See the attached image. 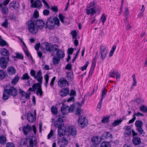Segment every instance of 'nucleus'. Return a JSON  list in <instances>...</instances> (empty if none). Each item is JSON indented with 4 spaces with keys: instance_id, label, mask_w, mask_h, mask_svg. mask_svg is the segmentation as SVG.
Returning <instances> with one entry per match:
<instances>
[{
    "instance_id": "1",
    "label": "nucleus",
    "mask_w": 147,
    "mask_h": 147,
    "mask_svg": "<svg viewBox=\"0 0 147 147\" xmlns=\"http://www.w3.org/2000/svg\"><path fill=\"white\" fill-rule=\"evenodd\" d=\"M40 48L43 51L45 49L47 51L52 53V56H54L53 53L56 51V56L61 59H63L65 56L64 51L59 49L58 46L56 44L51 45L49 43L44 42L41 44Z\"/></svg>"
},
{
    "instance_id": "2",
    "label": "nucleus",
    "mask_w": 147,
    "mask_h": 147,
    "mask_svg": "<svg viewBox=\"0 0 147 147\" xmlns=\"http://www.w3.org/2000/svg\"><path fill=\"white\" fill-rule=\"evenodd\" d=\"M30 75L33 77L34 78L37 80L39 83L35 84V85H36V88L37 91L36 94L37 95H39L42 96L43 92L42 89L41 84L42 83L43 77L41 70L40 69L36 72L33 69H31L30 71Z\"/></svg>"
},
{
    "instance_id": "3",
    "label": "nucleus",
    "mask_w": 147,
    "mask_h": 147,
    "mask_svg": "<svg viewBox=\"0 0 147 147\" xmlns=\"http://www.w3.org/2000/svg\"><path fill=\"white\" fill-rule=\"evenodd\" d=\"M54 126L58 128V134L60 137L64 136L65 134L67 129L64 125V122L63 119L59 117L55 121Z\"/></svg>"
},
{
    "instance_id": "4",
    "label": "nucleus",
    "mask_w": 147,
    "mask_h": 147,
    "mask_svg": "<svg viewBox=\"0 0 147 147\" xmlns=\"http://www.w3.org/2000/svg\"><path fill=\"white\" fill-rule=\"evenodd\" d=\"M34 20H33V18L28 21V27L29 31L30 33L33 34L37 33L38 31L37 27H36L34 24Z\"/></svg>"
},
{
    "instance_id": "5",
    "label": "nucleus",
    "mask_w": 147,
    "mask_h": 147,
    "mask_svg": "<svg viewBox=\"0 0 147 147\" xmlns=\"http://www.w3.org/2000/svg\"><path fill=\"white\" fill-rule=\"evenodd\" d=\"M96 3L94 1L90 2V6L88 7L89 8H90V9H86V13L87 14L89 15L91 14V16H92L96 13L95 9L96 8Z\"/></svg>"
},
{
    "instance_id": "6",
    "label": "nucleus",
    "mask_w": 147,
    "mask_h": 147,
    "mask_svg": "<svg viewBox=\"0 0 147 147\" xmlns=\"http://www.w3.org/2000/svg\"><path fill=\"white\" fill-rule=\"evenodd\" d=\"M74 108L72 107H69L67 105L63 103L61 107V111L63 115H66L69 112H72Z\"/></svg>"
},
{
    "instance_id": "7",
    "label": "nucleus",
    "mask_w": 147,
    "mask_h": 147,
    "mask_svg": "<svg viewBox=\"0 0 147 147\" xmlns=\"http://www.w3.org/2000/svg\"><path fill=\"white\" fill-rule=\"evenodd\" d=\"M100 51L101 59L104 60L108 53V50L106 47L104 46L101 45L100 49Z\"/></svg>"
},
{
    "instance_id": "8",
    "label": "nucleus",
    "mask_w": 147,
    "mask_h": 147,
    "mask_svg": "<svg viewBox=\"0 0 147 147\" xmlns=\"http://www.w3.org/2000/svg\"><path fill=\"white\" fill-rule=\"evenodd\" d=\"M58 85L61 88H62L69 86V84L65 78H61L58 80Z\"/></svg>"
},
{
    "instance_id": "9",
    "label": "nucleus",
    "mask_w": 147,
    "mask_h": 147,
    "mask_svg": "<svg viewBox=\"0 0 147 147\" xmlns=\"http://www.w3.org/2000/svg\"><path fill=\"white\" fill-rule=\"evenodd\" d=\"M88 122L86 119L84 117H80L78 120V124L82 127L86 126L88 125Z\"/></svg>"
},
{
    "instance_id": "10",
    "label": "nucleus",
    "mask_w": 147,
    "mask_h": 147,
    "mask_svg": "<svg viewBox=\"0 0 147 147\" xmlns=\"http://www.w3.org/2000/svg\"><path fill=\"white\" fill-rule=\"evenodd\" d=\"M9 60V57H2L0 59V65L3 69H5L7 67V63Z\"/></svg>"
},
{
    "instance_id": "11",
    "label": "nucleus",
    "mask_w": 147,
    "mask_h": 147,
    "mask_svg": "<svg viewBox=\"0 0 147 147\" xmlns=\"http://www.w3.org/2000/svg\"><path fill=\"white\" fill-rule=\"evenodd\" d=\"M46 25L48 28L50 29L53 28L55 27V23L53 19L51 17L48 18L47 21Z\"/></svg>"
},
{
    "instance_id": "12",
    "label": "nucleus",
    "mask_w": 147,
    "mask_h": 147,
    "mask_svg": "<svg viewBox=\"0 0 147 147\" xmlns=\"http://www.w3.org/2000/svg\"><path fill=\"white\" fill-rule=\"evenodd\" d=\"M69 89L68 88H64L61 90L59 95L61 97L65 96L69 94Z\"/></svg>"
},
{
    "instance_id": "13",
    "label": "nucleus",
    "mask_w": 147,
    "mask_h": 147,
    "mask_svg": "<svg viewBox=\"0 0 147 147\" xmlns=\"http://www.w3.org/2000/svg\"><path fill=\"white\" fill-rule=\"evenodd\" d=\"M57 143L60 144L59 147H65L68 145V141L65 138L63 137Z\"/></svg>"
},
{
    "instance_id": "14",
    "label": "nucleus",
    "mask_w": 147,
    "mask_h": 147,
    "mask_svg": "<svg viewBox=\"0 0 147 147\" xmlns=\"http://www.w3.org/2000/svg\"><path fill=\"white\" fill-rule=\"evenodd\" d=\"M42 5L41 1L40 0H36L34 1V3L31 4L32 8H37L40 9L42 6Z\"/></svg>"
},
{
    "instance_id": "15",
    "label": "nucleus",
    "mask_w": 147,
    "mask_h": 147,
    "mask_svg": "<svg viewBox=\"0 0 147 147\" xmlns=\"http://www.w3.org/2000/svg\"><path fill=\"white\" fill-rule=\"evenodd\" d=\"M36 21V25L38 29L43 28L45 24V23L41 20H37Z\"/></svg>"
},
{
    "instance_id": "16",
    "label": "nucleus",
    "mask_w": 147,
    "mask_h": 147,
    "mask_svg": "<svg viewBox=\"0 0 147 147\" xmlns=\"http://www.w3.org/2000/svg\"><path fill=\"white\" fill-rule=\"evenodd\" d=\"M32 129V127L30 125L27 124L26 126H24L23 128L24 134L25 135H27L28 133Z\"/></svg>"
},
{
    "instance_id": "17",
    "label": "nucleus",
    "mask_w": 147,
    "mask_h": 147,
    "mask_svg": "<svg viewBox=\"0 0 147 147\" xmlns=\"http://www.w3.org/2000/svg\"><path fill=\"white\" fill-rule=\"evenodd\" d=\"M59 17L61 21L64 24H66L68 23V19L67 18H65L61 13H60L59 15Z\"/></svg>"
},
{
    "instance_id": "18",
    "label": "nucleus",
    "mask_w": 147,
    "mask_h": 147,
    "mask_svg": "<svg viewBox=\"0 0 147 147\" xmlns=\"http://www.w3.org/2000/svg\"><path fill=\"white\" fill-rule=\"evenodd\" d=\"M125 132L124 135L125 136H130L132 133V130L129 126H125L124 127Z\"/></svg>"
},
{
    "instance_id": "19",
    "label": "nucleus",
    "mask_w": 147,
    "mask_h": 147,
    "mask_svg": "<svg viewBox=\"0 0 147 147\" xmlns=\"http://www.w3.org/2000/svg\"><path fill=\"white\" fill-rule=\"evenodd\" d=\"M10 95H11L13 96H16L18 94V92L16 89L13 87H11L8 89Z\"/></svg>"
},
{
    "instance_id": "20",
    "label": "nucleus",
    "mask_w": 147,
    "mask_h": 147,
    "mask_svg": "<svg viewBox=\"0 0 147 147\" xmlns=\"http://www.w3.org/2000/svg\"><path fill=\"white\" fill-rule=\"evenodd\" d=\"M19 92L20 94L22 96L21 98L25 97L26 99H29L30 97V94L28 93H26L22 89H19Z\"/></svg>"
},
{
    "instance_id": "21",
    "label": "nucleus",
    "mask_w": 147,
    "mask_h": 147,
    "mask_svg": "<svg viewBox=\"0 0 147 147\" xmlns=\"http://www.w3.org/2000/svg\"><path fill=\"white\" fill-rule=\"evenodd\" d=\"M27 118L28 121L31 123L33 122L36 119L35 116L32 113H29L28 114Z\"/></svg>"
},
{
    "instance_id": "22",
    "label": "nucleus",
    "mask_w": 147,
    "mask_h": 147,
    "mask_svg": "<svg viewBox=\"0 0 147 147\" xmlns=\"http://www.w3.org/2000/svg\"><path fill=\"white\" fill-rule=\"evenodd\" d=\"M68 131L72 136H75L76 134V130L75 127L73 126H70L69 127Z\"/></svg>"
},
{
    "instance_id": "23",
    "label": "nucleus",
    "mask_w": 147,
    "mask_h": 147,
    "mask_svg": "<svg viewBox=\"0 0 147 147\" xmlns=\"http://www.w3.org/2000/svg\"><path fill=\"white\" fill-rule=\"evenodd\" d=\"M10 95L8 89H5L3 94V99L4 100H7L9 98Z\"/></svg>"
},
{
    "instance_id": "24",
    "label": "nucleus",
    "mask_w": 147,
    "mask_h": 147,
    "mask_svg": "<svg viewBox=\"0 0 147 147\" xmlns=\"http://www.w3.org/2000/svg\"><path fill=\"white\" fill-rule=\"evenodd\" d=\"M7 72L10 75L14 74L16 72L15 68L13 67H9L7 69Z\"/></svg>"
},
{
    "instance_id": "25",
    "label": "nucleus",
    "mask_w": 147,
    "mask_h": 147,
    "mask_svg": "<svg viewBox=\"0 0 147 147\" xmlns=\"http://www.w3.org/2000/svg\"><path fill=\"white\" fill-rule=\"evenodd\" d=\"M133 143L135 145H137L139 144L141 142L140 139L138 137H135L132 139Z\"/></svg>"
},
{
    "instance_id": "26",
    "label": "nucleus",
    "mask_w": 147,
    "mask_h": 147,
    "mask_svg": "<svg viewBox=\"0 0 147 147\" xmlns=\"http://www.w3.org/2000/svg\"><path fill=\"white\" fill-rule=\"evenodd\" d=\"M0 52L1 55L3 56H7L9 54L8 51L5 48L1 49Z\"/></svg>"
},
{
    "instance_id": "27",
    "label": "nucleus",
    "mask_w": 147,
    "mask_h": 147,
    "mask_svg": "<svg viewBox=\"0 0 147 147\" xmlns=\"http://www.w3.org/2000/svg\"><path fill=\"white\" fill-rule=\"evenodd\" d=\"M96 65V61H93L92 63V65L90 69V70L89 73V76L91 75L94 69V67Z\"/></svg>"
},
{
    "instance_id": "28",
    "label": "nucleus",
    "mask_w": 147,
    "mask_h": 147,
    "mask_svg": "<svg viewBox=\"0 0 147 147\" xmlns=\"http://www.w3.org/2000/svg\"><path fill=\"white\" fill-rule=\"evenodd\" d=\"M7 139L6 137L3 135L0 136V143L2 145H4L6 143Z\"/></svg>"
},
{
    "instance_id": "29",
    "label": "nucleus",
    "mask_w": 147,
    "mask_h": 147,
    "mask_svg": "<svg viewBox=\"0 0 147 147\" xmlns=\"http://www.w3.org/2000/svg\"><path fill=\"white\" fill-rule=\"evenodd\" d=\"M60 59H61V58L55 56L53 59V61L54 64H58L60 62Z\"/></svg>"
},
{
    "instance_id": "30",
    "label": "nucleus",
    "mask_w": 147,
    "mask_h": 147,
    "mask_svg": "<svg viewBox=\"0 0 147 147\" xmlns=\"http://www.w3.org/2000/svg\"><path fill=\"white\" fill-rule=\"evenodd\" d=\"M19 79L18 76H16L11 81V83L13 85H15L18 82Z\"/></svg>"
},
{
    "instance_id": "31",
    "label": "nucleus",
    "mask_w": 147,
    "mask_h": 147,
    "mask_svg": "<svg viewBox=\"0 0 147 147\" xmlns=\"http://www.w3.org/2000/svg\"><path fill=\"white\" fill-rule=\"evenodd\" d=\"M66 77L69 81H72L74 79V76L73 73L72 72L67 73Z\"/></svg>"
},
{
    "instance_id": "32",
    "label": "nucleus",
    "mask_w": 147,
    "mask_h": 147,
    "mask_svg": "<svg viewBox=\"0 0 147 147\" xmlns=\"http://www.w3.org/2000/svg\"><path fill=\"white\" fill-rule=\"evenodd\" d=\"M122 120L120 119L119 120H115L112 123L113 126L115 127L121 123L122 121Z\"/></svg>"
},
{
    "instance_id": "33",
    "label": "nucleus",
    "mask_w": 147,
    "mask_h": 147,
    "mask_svg": "<svg viewBox=\"0 0 147 147\" xmlns=\"http://www.w3.org/2000/svg\"><path fill=\"white\" fill-rule=\"evenodd\" d=\"M29 144L30 146L33 147L34 146H36L37 144L36 139L34 140L30 139L29 141Z\"/></svg>"
},
{
    "instance_id": "34",
    "label": "nucleus",
    "mask_w": 147,
    "mask_h": 147,
    "mask_svg": "<svg viewBox=\"0 0 147 147\" xmlns=\"http://www.w3.org/2000/svg\"><path fill=\"white\" fill-rule=\"evenodd\" d=\"M23 48L24 51L26 55L28 57H29V56H30L31 58H32V56L27 51V48L26 46H23Z\"/></svg>"
},
{
    "instance_id": "35",
    "label": "nucleus",
    "mask_w": 147,
    "mask_h": 147,
    "mask_svg": "<svg viewBox=\"0 0 147 147\" xmlns=\"http://www.w3.org/2000/svg\"><path fill=\"white\" fill-rule=\"evenodd\" d=\"M1 7L2 9V13L3 14L7 15L8 13V9L7 7Z\"/></svg>"
},
{
    "instance_id": "36",
    "label": "nucleus",
    "mask_w": 147,
    "mask_h": 147,
    "mask_svg": "<svg viewBox=\"0 0 147 147\" xmlns=\"http://www.w3.org/2000/svg\"><path fill=\"white\" fill-rule=\"evenodd\" d=\"M38 12L37 10H36L34 12L33 17L31 18H33V20H34V22H35L36 21L35 20L38 17Z\"/></svg>"
},
{
    "instance_id": "37",
    "label": "nucleus",
    "mask_w": 147,
    "mask_h": 147,
    "mask_svg": "<svg viewBox=\"0 0 147 147\" xmlns=\"http://www.w3.org/2000/svg\"><path fill=\"white\" fill-rule=\"evenodd\" d=\"M140 110L144 113L147 112V107L144 105L141 106L140 108Z\"/></svg>"
},
{
    "instance_id": "38",
    "label": "nucleus",
    "mask_w": 147,
    "mask_h": 147,
    "mask_svg": "<svg viewBox=\"0 0 147 147\" xmlns=\"http://www.w3.org/2000/svg\"><path fill=\"white\" fill-rule=\"evenodd\" d=\"M100 147H111V146L109 142H103L101 144Z\"/></svg>"
},
{
    "instance_id": "39",
    "label": "nucleus",
    "mask_w": 147,
    "mask_h": 147,
    "mask_svg": "<svg viewBox=\"0 0 147 147\" xmlns=\"http://www.w3.org/2000/svg\"><path fill=\"white\" fill-rule=\"evenodd\" d=\"M136 126L138 128L139 127H142L143 125L142 122L140 120L137 121L135 123Z\"/></svg>"
},
{
    "instance_id": "40",
    "label": "nucleus",
    "mask_w": 147,
    "mask_h": 147,
    "mask_svg": "<svg viewBox=\"0 0 147 147\" xmlns=\"http://www.w3.org/2000/svg\"><path fill=\"white\" fill-rule=\"evenodd\" d=\"M30 78V77L27 73H26L24 74L22 78V79L23 80H28Z\"/></svg>"
},
{
    "instance_id": "41",
    "label": "nucleus",
    "mask_w": 147,
    "mask_h": 147,
    "mask_svg": "<svg viewBox=\"0 0 147 147\" xmlns=\"http://www.w3.org/2000/svg\"><path fill=\"white\" fill-rule=\"evenodd\" d=\"M51 110L52 112L54 115H56L57 113V108L54 106H52L51 107Z\"/></svg>"
},
{
    "instance_id": "42",
    "label": "nucleus",
    "mask_w": 147,
    "mask_h": 147,
    "mask_svg": "<svg viewBox=\"0 0 147 147\" xmlns=\"http://www.w3.org/2000/svg\"><path fill=\"white\" fill-rule=\"evenodd\" d=\"M55 25H56L58 26L60 25V21L59 19L57 17H55L53 18Z\"/></svg>"
},
{
    "instance_id": "43",
    "label": "nucleus",
    "mask_w": 147,
    "mask_h": 147,
    "mask_svg": "<svg viewBox=\"0 0 147 147\" xmlns=\"http://www.w3.org/2000/svg\"><path fill=\"white\" fill-rule=\"evenodd\" d=\"M6 77L4 71L2 70H0V79L2 80Z\"/></svg>"
},
{
    "instance_id": "44",
    "label": "nucleus",
    "mask_w": 147,
    "mask_h": 147,
    "mask_svg": "<svg viewBox=\"0 0 147 147\" xmlns=\"http://www.w3.org/2000/svg\"><path fill=\"white\" fill-rule=\"evenodd\" d=\"M107 19V16L103 14L100 18V22L102 23V24H104Z\"/></svg>"
},
{
    "instance_id": "45",
    "label": "nucleus",
    "mask_w": 147,
    "mask_h": 147,
    "mask_svg": "<svg viewBox=\"0 0 147 147\" xmlns=\"http://www.w3.org/2000/svg\"><path fill=\"white\" fill-rule=\"evenodd\" d=\"M10 0H5L4 1L3 3H0V8L2 7L3 5L5 6L7 5L10 2Z\"/></svg>"
},
{
    "instance_id": "46",
    "label": "nucleus",
    "mask_w": 147,
    "mask_h": 147,
    "mask_svg": "<svg viewBox=\"0 0 147 147\" xmlns=\"http://www.w3.org/2000/svg\"><path fill=\"white\" fill-rule=\"evenodd\" d=\"M116 48V46L115 45H114L113 46L112 49L110 52L109 55V56L110 57H111L113 56Z\"/></svg>"
},
{
    "instance_id": "47",
    "label": "nucleus",
    "mask_w": 147,
    "mask_h": 147,
    "mask_svg": "<svg viewBox=\"0 0 147 147\" xmlns=\"http://www.w3.org/2000/svg\"><path fill=\"white\" fill-rule=\"evenodd\" d=\"M103 136L105 138L107 139L111 137V135L109 132H105L103 134Z\"/></svg>"
},
{
    "instance_id": "48",
    "label": "nucleus",
    "mask_w": 147,
    "mask_h": 147,
    "mask_svg": "<svg viewBox=\"0 0 147 147\" xmlns=\"http://www.w3.org/2000/svg\"><path fill=\"white\" fill-rule=\"evenodd\" d=\"M107 93V90L105 88H104L102 91V97L101 99H102L103 100V99L104 98L105 96L106 95Z\"/></svg>"
},
{
    "instance_id": "49",
    "label": "nucleus",
    "mask_w": 147,
    "mask_h": 147,
    "mask_svg": "<svg viewBox=\"0 0 147 147\" xmlns=\"http://www.w3.org/2000/svg\"><path fill=\"white\" fill-rule=\"evenodd\" d=\"M125 17L126 19H127L129 16V11L128 8L127 7H125Z\"/></svg>"
},
{
    "instance_id": "50",
    "label": "nucleus",
    "mask_w": 147,
    "mask_h": 147,
    "mask_svg": "<svg viewBox=\"0 0 147 147\" xmlns=\"http://www.w3.org/2000/svg\"><path fill=\"white\" fill-rule=\"evenodd\" d=\"M8 24V23L7 20V19H6L4 22L2 23L1 26L4 27L6 28L7 27Z\"/></svg>"
},
{
    "instance_id": "51",
    "label": "nucleus",
    "mask_w": 147,
    "mask_h": 147,
    "mask_svg": "<svg viewBox=\"0 0 147 147\" xmlns=\"http://www.w3.org/2000/svg\"><path fill=\"white\" fill-rule=\"evenodd\" d=\"M16 2L15 1H13L11 2L9 4V7H11L15 8H16Z\"/></svg>"
},
{
    "instance_id": "52",
    "label": "nucleus",
    "mask_w": 147,
    "mask_h": 147,
    "mask_svg": "<svg viewBox=\"0 0 147 147\" xmlns=\"http://www.w3.org/2000/svg\"><path fill=\"white\" fill-rule=\"evenodd\" d=\"M35 84H34L32 86V88L30 87L29 89V90L30 91H31L32 92H33L35 91L36 90V85H35Z\"/></svg>"
},
{
    "instance_id": "53",
    "label": "nucleus",
    "mask_w": 147,
    "mask_h": 147,
    "mask_svg": "<svg viewBox=\"0 0 147 147\" xmlns=\"http://www.w3.org/2000/svg\"><path fill=\"white\" fill-rule=\"evenodd\" d=\"M109 121V118L108 117H105L102 120V122L104 123H107Z\"/></svg>"
},
{
    "instance_id": "54",
    "label": "nucleus",
    "mask_w": 147,
    "mask_h": 147,
    "mask_svg": "<svg viewBox=\"0 0 147 147\" xmlns=\"http://www.w3.org/2000/svg\"><path fill=\"white\" fill-rule=\"evenodd\" d=\"M16 58L20 59H23V57L21 54L18 53H16Z\"/></svg>"
},
{
    "instance_id": "55",
    "label": "nucleus",
    "mask_w": 147,
    "mask_h": 147,
    "mask_svg": "<svg viewBox=\"0 0 147 147\" xmlns=\"http://www.w3.org/2000/svg\"><path fill=\"white\" fill-rule=\"evenodd\" d=\"M102 99H100V102L98 103V105H97V110L98 111H99L100 110V109H101V104H102Z\"/></svg>"
},
{
    "instance_id": "56",
    "label": "nucleus",
    "mask_w": 147,
    "mask_h": 147,
    "mask_svg": "<svg viewBox=\"0 0 147 147\" xmlns=\"http://www.w3.org/2000/svg\"><path fill=\"white\" fill-rule=\"evenodd\" d=\"M88 61L86 62L85 65L83 67H81V69L82 71H84L85 70H86V68L88 64Z\"/></svg>"
},
{
    "instance_id": "57",
    "label": "nucleus",
    "mask_w": 147,
    "mask_h": 147,
    "mask_svg": "<svg viewBox=\"0 0 147 147\" xmlns=\"http://www.w3.org/2000/svg\"><path fill=\"white\" fill-rule=\"evenodd\" d=\"M7 44L6 42L3 40H0V45L2 46H5Z\"/></svg>"
},
{
    "instance_id": "58",
    "label": "nucleus",
    "mask_w": 147,
    "mask_h": 147,
    "mask_svg": "<svg viewBox=\"0 0 147 147\" xmlns=\"http://www.w3.org/2000/svg\"><path fill=\"white\" fill-rule=\"evenodd\" d=\"M6 147H15V146L13 143L11 142H8L7 144Z\"/></svg>"
},
{
    "instance_id": "59",
    "label": "nucleus",
    "mask_w": 147,
    "mask_h": 147,
    "mask_svg": "<svg viewBox=\"0 0 147 147\" xmlns=\"http://www.w3.org/2000/svg\"><path fill=\"white\" fill-rule=\"evenodd\" d=\"M73 38H76L77 36V33L76 31H73L71 32Z\"/></svg>"
},
{
    "instance_id": "60",
    "label": "nucleus",
    "mask_w": 147,
    "mask_h": 147,
    "mask_svg": "<svg viewBox=\"0 0 147 147\" xmlns=\"http://www.w3.org/2000/svg\"><path fill=\"white\" fill-rule=\"evenodd\" d=\"M56 79V77L54 76L52 79L50 83V85L51 87H52L53 86L55 80Z\"/></svg>"
},
{
    "instance_id": "61",
    "label": "nucleus",
    "mask_w": 147,
    "mask_h": 147,
    "mask_svg": "<svg viewBox=\"0 0 147 147\" xmlns=\"http://www.w3.org/2000/svg\"><path fill=\"white\" fill-rule=\"evenodd\" d=\"M49 13V11L47 9H44L43 12V15L45 16H48Z\"/></svg>"
},
{
    "instance_id": "62",
    "label": "nucleus",
    "mask_w": 147,
    "mask_h": 147,
    "mask_svg": "<svg viewBox=\"0 0 147 147\" xmlns=\"http://www.w3.org/2000/svg\"><path fill=\"white\" fill-rule=\"evenodd\" d=\"M115 72L114 71H111L109 73V77L115 78Z\"/></svg>"
},
{
    "instance_id": "63",
    "label": "nucleus",
    "mask_w": 147,
    "mask_h": 147,
    "mask_svg": "<svg viewBox=\"0 0 147 147\" xmlns=\"http://www.w3.org/2000/svg\"><path fill=\"white\" fill-rule=\"evenodd\" d=\"M137 130L138 131V132L140 134H142L144 132L143 130L142 127H138L137 128Z\"/></svg>"
},
{
    "instance_id": "64",
    "label": "nucleus",
    "mask_w": 147,
    "mask_h": 147,
    "mask_svg": "<svg viewBox=\"0 0 147 147\" xmlns=\"http://www.w3.org/2000/svg\"><path fill=\"white\" fill-rule=\"evenodd\" d=\"M72 68V65L71 64H67L65 67V68L67 70H71Z\"/></svg>"
}]
</instances>
